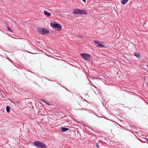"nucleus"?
<instances>
[{"label": "nucleus", "mask_w": 148, "mask_h": 148, "mask_svg": "<svg viewBox=\"0 0 148 148\" xmlns=\"http://www.w3.org/2000/svg\"><path fill=\"white\" fill-rule=\"evenodd\" d=\"M80 55L83 58L86 60L90 61V59L91 57V56L90 54L86 53H81Z\"/></svg>", "instance_id": "3"}, {"label": "nucleus", "mask_w": 148, "mask_h": 148, "mask_svg": "<svg viewBox=\"0 0 148 148\" xmlns=\"http://www.w3.org/2000/svg\"><path fill=\"white\" fill-rule=\"evenodd\" d=\"M147 140L148 141V139H147Z\"/></svg>", "instance_id": "19"}, {"label": "nucleus", "mask_w": 148, "mask_h": 148, "mask_svg": "<svg viewBox=\"0 0 148 148\" xmlns=\"http://www.w3.org/2000/svg\"><path fill=\"white\" fill-rule=\"evenodd\" d=\"M79 10L77 9H74L73 10V13L76 15H79Z\"/></svg>", "instance_id": "6"}, {"label": "nucleus", "mask_w": 148, "mask_h": 148, "mask_svg": "<svg viewBox=\"0 0 148 148\" xmlns=\"http://www.w3.org/2000/svg\"><path fill=\"white\" fill-rule=\"evenodd\" d=\"M44 14L45 15L48 16H51V13L47 12V11H44Z\"/></svg>", "instance_id": "8"}, {"label": "nucleus", "mask_w": 148, "mask_h": 148, "mask_svg": "<svg viewBox=\"0 0 148 148\" xmlns=\"http://www.w3.org/2000/svg\"><path fill=\"white\" fill-rule=\"evenodd\" d=\"M6 110L7 112L9 113L10 112V107L9 106H7L6 107Z\"/></svg>", "instance_id": "12"}, {"label": "nucleus", "mask_w": 148, "mask_h": 148, "mask_svg": "<svg viewBox=\"0 0 148 148\" xmlns=\"http://www.w3.org/2000/svg\"><path fill=\"white\" fill-rule=\"evenodd\" d=\"M37 30L42 35L45 34H47L49 32V30L44 28L38 27L37 28Z\"/></svg>", "instance_id": "2"}, {"label": "nucleus", "mask_w": 148, "mask_h": 148, "mask_svg": "<svg viewBox=\"0 0 148 148\" xmlns=\"http://www.w3.org/2000/svg\"><path fill=\"white\" fill-rule=\"evenodd\" d=\"M104 45H103V43H101V42H100L98 45V47L99 48L104 47Z\"/></svg>", "instance_id": "9"}, {"label": "nucleus", "mask_w": 148, "mask_h": 148, "mask_svg": "<svg viewBox=\"0 0 148 148\" xmlns=\"http://www.w3.org/2000/svg\"><path fill=\"white\" fill-rule=\"evenodd\" d=\"M84 2H85L86 1V0H82Z\"/></svg>", "instance_id": "18"}, {"label": "nucleus", "mask_w": 148, "mask_h": 148, "mask_svg": "<svg viewBox=\"0 0 148 148\" xmlns=\"http://www.w3.org/2000/svg\"><path fill=\"white\" fill-rule=\"evenodd\" d=\"M7 29L8 31H9V32H13L12 30L10 28V27H7Z\"/></svg>", "instance_id": "13"}, {"label": "nucleus", "mask_w": 148, "mask_h": 148, "mask_svg": "<svg viewBox=\"0 0 148 148\" xmlns=\"http://www.w3.org/2000/svg\"><path fill=\"white\" fill-rule=\"evenodd\" d=\"M82 14L86 15L87 14L86 12L84 10H79V15H82Z\"/></svg>", "instance_id": "5"}, {"label": "nucleus", "mask_w": 148, "mask_h": 148, "mask_svg": "<svg viewBox=\"0 0 148 148\" xmlns=\"http://www.w3.org/2000/svg\"><path fill=\"white\" fill-rule=\"evenodd\" d=\"M62 132H65L69 130V129L66 128H65L64 127H61Z\"/></svg>", "instance_id": "7"}, {"label": "nucleus", "mask_w": 148, "mask_h": 148, "mask_svg": "<svg viewBox=\"0 0 148 148\" xmlns=\"http://www.w3.org/2000/svg\"><path fill=\"white\" fill-rule=\"evenodd\" d=\"M94 41L95 43L97 44V45H98L99 44L100 42H99V41L97 40H94Z\"/></svg>", "instance_id": "14"}, {"label": "nucleus", "mask_w": 148, "mask_h": 148, "mask_svg": "<svg viewBox=\"0 0 148 148\" xmlns=\"http://www.w3.org/2000/svg\"><path fill=\"white\" fill-rule=\"evenodd\" d=\"M96 145H97V147L98 148L99 147H100V145L97 143H96Z\"/></svg>", "instance_id": "16"}, {"label": "nucleus", "mask_w": 148, "mask_h": 148, "mask_svg": "<svg viewBox=\"0 0 148 148\" xmlns=\"http://www.w3.org/2000/svg\"><path fill=\"white\" fill-rule=\"evenodd\" d=\"M53 27L54 28H57L59 30H60L62 29L61 26L58 23H55L53 25Z\"/></svg>", "instance_id": "4"}, {"label": "nucleus", "mask_w": 148, "mask_h": 148, "mask_svg": "<svg viewBox=\"0 0 148 148\" xmlns=\"http://www.w3.org/2000/svg\"><path fill=\"white\" fill-rule=\"evenodd\" d=\"M42 101L44 102H45L47 104L49 105L50 104L48 103H47L43 99L41 100Z\"/></svg>", "instance_id": "15"}, {"label": "nucleus", "mask_w": 148, "mask_h": 148, "mask_svg": "<svg viewBox=\"0 0 148 148\" xmlns=\"http://www.w3.org/2000/svg\"><path fill=\"white\" fill-rule=\"evenodd\" d=\"M77 37H78V38H82V36H80V35L78 36Z\"/></svg>", "instance_id": "17"}, {"label": "nucleus", "mask_w": 148, "mask_h": 148, "mask_svg": "<svg viewBox=\"0 0 148 148\" xmlns=\"http://www.w3.org/2000/svg\"><path fill=\"white\" fill-rule=\"evenodd\" d=\"M134 55L137 57L138 58H139H139H140V54L138 52H136L135 53Z\"/></svg>", "instance_id": "10"}, {"label": "nucleus", "mask_w": 148, "mask_h": 148, "mask_svg": "<svg viewBox=\"0 0 148 148\" xmlns=\"http://www.w3.org/2000/svg\"><path fill=\"white\" fill-rule=\"evenodd\" d=\"M34 145L36 147H38L42 148H46V145L40 141H36L34 143Z\"/></svg>", "instance_id": "1"}, {"label": "nucleus", "mask_w": 148, "mask_h": 148, "mask_svg": "<svg viewBox=\"0 0 148 148\" xmlns=\"http://www.w3.org/2000/svg\"><path fill=\"white\" fill-rule=\"evenodd\" d=\"M128 0H122L121 1V3L123 5L125 4L128 1Z\"/></svg>", "instance_id": "11"}]
</instances>
